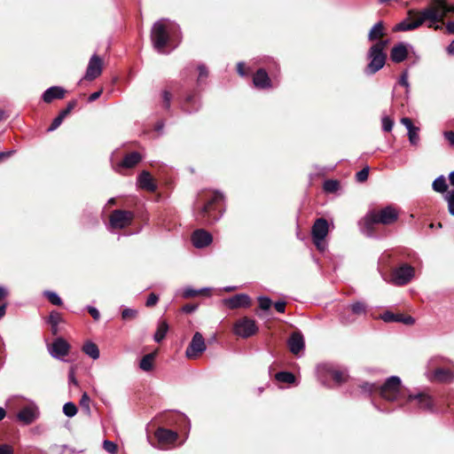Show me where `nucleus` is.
<instances>
[{
    "label": "nucleus",
    "mask_w": 454,
    "mask_h": 454,
    "mask_svg": "<svg viewBox=\"0 0 454 454\" xmlns=\"http://www.w3.org/2000/svg\"><path fill=\"white\" fill-rule=\"evenodd\" d=\"M197 69L199 71L197 82H198V84H200L201 82H203L204 80H206L207 78L208 70L204 64H200L198 66Z\"/></svg>",
    "instance_id": "nucleus-49"
},
{
    "label": "nucleus",
    "mask_w": 454,
    "mask_h": 454,
    "mask_svg": "<svg viewBox=\"0 0 454 454\" xmlns=\"http://www.w3.org/2000/svg\"><path fill=\"white\" fill-rule=\"evenodd\" d=\"M258 302L260 309L262 310H268L272 304L271 300L267 296H260L258 298Z\"/></svg>",
    "instance_id": "nucleus-55"
},
{
    "label": "nucleus",
    "mask_w": 454,
    "mask_h": 454,
    "mask_svg": "<svg viewBox=\"0 0 454 454\" xmlns=\"http://www.w3.org/2000/svg\"><path fill=\"white\" fill-rule=\"evenodd\" d=\"M63 412L68 418H73L77 413V407L72 402H67L63 406Z\"/></svg>",
    "instance_id": "nucleus-45"
},
{
    "label": "nucleus",
    "mask_w": 454,
    "mask_h": 454,
    "mask_svg": "<svg viewBox=\"0 0 454 454\" xmlns=\"http://www.w3.org/2000/svg\"><path fill=\"white\" fill-rule=\"evenodd\" d=\"M369 167L366 166L364 167V168H362L360 171H358L356 174V180L358 182V183H364L365 182L367 179H368V176H369Z\"/></svg>",
    "instance_id": "nucleus-51"
},
{
    "label": "nucleus",
    "mask_w": 454,
    "mask_h": 454,
    "mask_svg": "<svg viewBox=\"0 0 454 454\" xmlns=\"http://www.w3.org/2000/svg\"><path fill=\"white\" fill-rule=\"evenodd\" d=\"M386 34L383 21L380 20L375 23L368 33V40L375 42Z\"/></svg>",
    "instance_id": "nucleus-30"
},
{
    "label": "nucleus",
    "mask_w": 454,
    "mask_h": 454,
    "mask_svg": "<svg viewBox=\"0 0 454 454\" xmlns=\"http://www.w3.org/2000/svg\"><path fill=\"white\" fill-rule=\"evenodd\" d=\"M323 188L326 192H335L339 189V183L336 180H326L323 184Z\"/></svg>",
    "instance_id": "nucleus-48"
},
{
    "label": "nucleus",
    "mask_w": 454,
    "mask_h": 454,
    "mask_svg": "<svg viewBox=\"0 0 454 454\" xmlns=\"http://www.w3.org/2000/svg\"><path fill=\"white\" fill-rule=\"evenodd\" d=\"M254 87L260 90H268L273 88V83L265 68H259L253 77Z\"/></svg>",
    "instance_id": "nucleus-23"
},
{
    "label": "nucleus",
    "mask_w": 454,
    "mask_h": 454,
    "mask_svg": "<svg viewBox=\"0 0 454 454\" xmlns=\"http://www.w3.org/2000/svg\"><path fill=\"white\" fill-rule=\"evenodd\" d=\"M443 137H445V139L448 141V143L450 144V145L453 146L454 145V131H444L443 132Z\"/></svg>",
    "instance_id": "nucleus-63"
},
{
    "label": "nucleus",
    "mask_w": 454,
    "mask_h": 454,
    "mask_svg": "<svg viewBox=\"0 0 454 454\" xmlns=\"http://www.w3.org/2000/svg\"><path fill=\"white\" fill-rule=\"evenodd\" d=\"M436 4L444 8V11L446 12V14L452 12L454 13V2L449 3L447 0H436Z\"/></svg>",
    "instance_id": "nucleus-53"
},
{
    "label": "nucleus",
    "mask_w": 454,
    "mask_h": 454,
    "mask_svg": "<svg viewBox=\"0 0 454 454\" xmlns=\"http://www.w3.org/2000/svg\"><path fill=\"white\" fill-rule=\"evenodd\" d=\"M381 124L383 131L389 132L393 129L394 121L390 117L385 115L381 118Z\"/></svg>",
    "instance_id": "nucleus-50"
},
{
    "label": "nucleus",
    "mask_w": 454,
    "mask_h": 454,
    "mask_svg": "<svg viewBox=\"0 0 454 454\" xmlns=\"http://www.w3.org/2000/svg\"><path fill=\"white\" fill-rule=\"evenodd\" d=\"M168 331V325L166 321H160L158 323L157 330L153 335V340L156 342H160L166 336Z\"/></svg>",
    "instance_id": "nucleus-37"
},
{
    "label": "nucleus",
    "mask_w": 454,
    "mask_h": 454,
    "mask_svg": "<svg viewBox=\"0 0 454 454\" xmlns=\"http://www.w3.org/2000/svg\"><path fill=\"white\" fill-rule=\"evenodd\" d=\"M399 217L398 210L393 206H387L379 210H370L359 222L360 231L366 237H375V225H391Z\"/></svg>",
    "instance_id": "nucleus-2"
},
{
    "label": "nucleus",
    "mask_w": 454,
    "mask_h": 454,
    "mask_svg": "<svg viewBox=\"0 0 454 454\" xmlns=\"http://www.w3.org/2000/svg\"><path fill=\"white\" fill-rule=\"evenodd\" d=\"M212 240V235L203 229L195 231L192 235V244L197 248L207 247L211 244Z\"/></svg>",
    "instance_id": "nucleus-24"
},
{
    "label": "nucleus",
    "mask_w": 454,
    "mask_h": 454,
    "mask_svg": "<svg viewBox=\"0 0 454 454\" xmlns=\"http://www.w3.org/2000/svg\"><path fill=\"white\" fill-rule=\"evenodd\" d=\"M210 288H202V289H200V290H196L191 286H187L185 288L183 289V297L184 298H190V297H194L196 296L197 294H202L204 292H207L209 291Z\"/></svg>",
    "instance_id": "nucleus-42"
},
{
    "label": "nucleus",
    "mask_w": 454,
    "mask_h": 454,
    "mask_svg": "<svg viewBox=\"0 0 454 454\" xmlns=\"http://www.w3.org/2000/svg\"><path fill=\"white\" fill-rule=\"evenodd\" d=\"M432 188L436 192L447 193L448 185L446 182V177L443 175H441L438 177H436L432 184Z\"/></svg>",
    "instance_id": "nucleus-35"
},
{
    "label": "nucleus",
    "mask_w": 454,
    "mask_h": 454,
    "mask_svg": "<svg viewBox=\"0 0 454 454\" xmlns=\"http://www.w3.org/2000/svg\"><path fill=\"white\" fill-rule=\"evenodd\" d=\"M137 184L140 188L149 192H154L157 189L152 176L145 170L142 171L137 176Z\"/></svg>",
    "instance_id": "nucleus-28"
},
{
    "label": "nucleus",
    "mask_w": 454,
    "mask_h": 454,
    "mask_svg": "<svg viewBox=\"0 0 454 454\" xmlns=\"http://www.w3.org/2000/svg\"><path fill=\"white\" fill-rule=\"evenodd\" d=\"M421 26V20H419L417 19L414 21H411L410 20L406 19L401 21L400 23L396 24L395 27V31H411L414 30Z\"/></svg>",
    "instance_id": "nucleus-31"
},
{
    "label": "nucleus",
    "mask_w": 454,
    "mask_h": 454,
    "mask_svg": "<svg viewBox=\"0 0 454 454\" xmlns=\"http://www.w3.org/2000/svg\"><path fill=\"white\" fill-rule=\"evenodd\" d=\"M224 200V196L218 191H206L199 194L195 203L198 212L195 214L197 221L202 224H213L217 222L222 214L215 215V205Z\"/></svg>",
    "instance_id": "nucleus-3"
},
{
    "label": "nucleus",
    "mask_w": 454,
    "mask_h": 454,
    "mask_svg": "<svg viewBox=\"0 0 454 454\" xmlns=\"http://www.w3.org/2000/svg\"><path fill=\"white\" fill-rule=\"evenodd\" d=\"M408 137L411 145L418 146L419 144V128L415 127L414 129L409 130Z\"/></svg>",
    "instance_id": "nucleus-43"
},
{
    "label": "nucleus",
    "mask_w": 454,
    "mask_h": 454,
    "mask_svg": "<svg viewBox=\"0 0 454 454\" xmlns=\"http://www.w3.org/2000/svg\"><path fill=\"white\" fill-rule=\"evenodd\" d=\"M368 313V305L363 301H356L345 306L339 315L342 325L353 324L358 317H365Z\"/></svg>",
    "instance_id": "nucleus-8"
},
{
    "label": "nucleus",
    "mask_w": 454,
    "mask_h": 454,
    "mask_svg": "<svg viewBox=\"0 0 454 454\" xmlns=\"http://www.w3.org/2000/svg\"><path fill=\"white\" fill-rule=\"evenodd\" d=\"M319 379L325 384L324 377L332 378L338 385L344 383L348 380V372L345 369L334 364H322L317 367Z\"/></svg>",
    "instance_id": "nucleus-12"
},
{
    "label": "nucleus",
    "mask_w": 454,
    "mask_h": 454,
    "mask_svg": "<svg viewBox=\"0 0 454 454\" xmlns=\"http://www.w3.org/2000/svg\"><path fill=\"white\" fill-rule=\"evenodd\" d=\"M444 200L448 204L449 213L454 215V189L447 192V193L444 195Z\"/></svg>",
    "instance_id": "nucleus-44"
},
{
    "label": "nucleus",
    "mask_w": 454,
    "mask_h": 454,
    "mask_svg": "<svg viewBox=\"0 0 454 454\" xmlns=\"http://www.w3.org/2000/svg\"><path fill=\"white\" fill-rule=\"evenodd\" d=\"M103 448L106 451L110 454H115L117 451V445L111 441L105 440L103 442Z\"/></svg>",
    "instance_id": "nucleus-56"
},
{
    "label": "nucleus",
    "mask_w": 454,
    "mask_h": 454,
    "mask_svg": "<svg viewBox=\"0 0 454 454\" xmlns=\"http://www.w3.org/2000/svg\"><path fill=\"white\" fill-rule=\"evenodd\" d=\"M40 415L38 406L32 401L28 402L17 414L19 421L24 425L32 424Z\"/></svg>",
    "instance_id": "nucleus-16"
},
{
    "label": "nucleus",
    "mask_w": 454,
    "mask_h": 454,
    "mask_svg": "<svg viewBox=\"0 0 454 454\" xmlns=\"http://www.w3.org/2000/svg\"><path fill=\"white\" fill-rule=\"evenodd\" d=\"M155 437L160 444L168 445L174 443L177 440L178 434L173 430L159 427L155 432Z\"/></svg>",
    "instance_id": "nucleus-25"
},
{
    "label": "nucleus",
    "mask_w": 454,
    "mask_h": 454,
    "mask_svg": "<svg viewBox=\"0 0 454 454\" xmlns=\"http://www.w3.org/2000/svg\"><path fill=\"white\" fill-rule=\"evenodd\" d=\"M43 294L51 304L56 306L62 305V300L57 293L52 291H44Z\"/></svg>",
    "instance_id": "nucleus-41"
},
{
    "label": "nucleus",
    "mask_w": 454,
    "mask_h": 454,
    "mask_svg": "<svg viewBox=\"0 0 454 454\" xmlns=\"http://www.w3.org/2000/svg\"><path fill=\"white\" fill-rule=\"evenodd\" d=\"M86 309L88 310V312L90 314L94 320L98 321L100 318V313L95 307L88 305L86 307Z\"/></svg>",
    "instance_id": "nucleus-61"
},
{
    "label": "nucleus",
    "mask_w": 454,
    "mask_h": 454,
    "mask_svg": "<svg viewBox=\"0 0 454 454\" xmlns=\"http://www.w3.org/2000/svg\"><path fill=\"white\" fill-rule=\"evenodd\" d=\"M260 62L263 65H265L269 70V72L271 74L274 80L277 79V75L279 73V66L278 64L272 59L269 57H265L260 60Z\"/></svg>",
    "instance_id": "nucleus-34"
},
{
    "label": "nucleus",
    "mask_w": 454,
    "mask_h": 454,
    "mask_svg": "<svg viewBox=\"0 0 454 454\" xmlns=\"http://www.w3.org/2000/svg\"><path fill=\"white\" fill-rule=\"evenodd\" d=\"M328 231L329 225L325 218H317L312 226L311 236L313 243L320 252H324L326 249L325 239L328 234Z\"/></svg>",
    "instance_id": "nucleus-11"
},
{
    "label": "nucleus",
    "mask_w": 454,
    "mask_h": 454,
    "mask_svg": "<svg viewBox=\"0 0 454 454\" xmlns=\"http://www.w3.org/2000/svg\"><path fill=\"white\" fill-rule=\"evenodd\" d=\"M171 90L172 87L169 89L166 88L160 92V104L166 112H170L171 109V101L173 98Z\"/></svg>",
    "instance_id": "nucleus-32"
},
{
    "label": "nucleus",
    "mask_w": 454,
    "mask_h": 454,
    "mask_svg": "<svg viewBox=\"0 0 454 454\" xmlns=\"http://www.w3.org/2000/svg\"><path fill=\"white\" fill-rule=\"evenodd\" d=\"M425 375L431 382L450 383L454 380V362L443 356H433L427 361Z\"/></svg>",
    "instance_id": "nucleus-4"
},
{
    "label": "nucleus",
    "mask_w": 454,
    "mask_h": 454,
    "mask_svg": "<svg viewBox=\"0 0 454 454\" xmlns=\"http://www.w3.org/2000/svg\"><path fill=\"white\" fill-rule=\"evenodd\" d=\"M0 454H13V449L9 444L0 445Z\"/></svg>",
    "instance_id": "nucleus-64"
},
{
    "label": "nucleus",
    "mask_w": 454,
    "mask_h": 454,
    "mask_svg": "<svg viewBox=\"0 0 454 454\" xmlns=\"http://www.w3.org/2000/svg\"><path fill=\"white\" fill-rule=\"evenodd\" d=\"M137 316V310L125 308L121 311V317L123 320L133 319Z\"/></svg>",
    "instance_id": "nucleus-54"
},
{
    "label": "nucleus",
    "mask_w": 454,
    "mask_h": 454,
    "mask_svg": "<svg viewBox=\"0 0 454 454\" xmlns=\"http://www.w3.org/2000/svg\"><path fill=\"white\" fill-rule=\"evenodd\" d=\"M258 332V326L254 319L242 317L239 319L233 326V333L241 338L247 339L254 335Z\"/></svg>",
    "instance_id": "nucleus-15"
},
{
    "label": "nucleus",
    "mask_w": 454,
    "mask_h": 454,
    "mask_svg": "<svg viewBox=\"0 0 454 454\" xmlns=\"http://www.w3.org/2000/svg\"><path fill=\"white\" fill-rule=\"evenodd\" d=\"M82 223L84 225H96L98 223V218L91 212H84L82 215Z\"/></svg>",
    "instance_id": "nucleus-46"
},
{
    "label": "nucleus",
    "mask_w": 454,
    "mask_h": 454,
    "mask_svg": "<svg viewBox=\"0 0 454 454\" xmlns=\"http://www.w3.org/2000/svg\"><path fill=\"white\" fill-rule=\"evenodd\" d=\"M82 351L94 360H97L100 356L98 346L92 341H86L82 346Z\"/></svg>",
    "instance_id": "nucleus-33"
},
{
    "label": "nucleus",
    "mask_w": 454,
    "mask_h": 454,
    "mask_svg": "<svg viewBox=\"0 0 454 454\" xmlns=\"http://www.w3.org/2000/svg\"><path fill=\"white\" fill-rule=\"evenodd\" d=\"M402 407L409 412H433L434 403L431 395L425 392L410 394L402 403Z\"/></svg>",
    "instance_id": "nucleus-5"
},
{
    "label": "nucleus",
    "mask_w": 454,
    "mask_h": 454,
    "mask_svg": "<svg viewBox=\"0 0 454 454\" xmlns=\"http://www.w3.org/2000/svg\"><path fill=\"white\" fill-rule=\"evenodd\" d=\"M275 379L279 382L292 384L295 380V377L293 373L288 372H279L275 375Z\"/></svg>",
    "instance_id": "nucleus-40"
},
{
    "label": "nucleus",
    "mask_w": 454,
    "mask_h": 454,
    "mask_svg": "<svg viewBox=\"0 0 454 454\" xmlns=\"http://www.w3.org/2000/svg\"><path fill=\"white\" fill-rule=\"evenodd\" d=\"M118 150H115L113 152L110 157L111 164L113 169L117 173H121L123 168H132L136 165H137L141 160L142 157L139 153L133 152L129 154H127L124 156L122 160L115 161V157L117 155Z\"/></svg>",
    "instance_id": "nucleus-14"
},
{
    "label": "nucleus",
    "mask_w": 454,
    "mask_h": 454,
    "mask_svg": "<svg viewBox=\"0 0 454 454\" xmlns=\"http://www.w3.org/2000/svg\"><path fill=\"white\" fill-rule=\"evenodd\" d=\"M159 301V297L158 295H156L155 294L152 293L149 294L147 300H146V302H145V305L147 307H153Z\"/></svg>",
    "instance_id": "nucleus-62"
},
{
    "label": "nucleus",
    "mask_w": 454,
    "mask_h": 454,
    "mask_svg": "<svg viewBox=\"0 0 454 454\" xmlns=\"http://www.w3.org/2000/svg\"><path fill=\"white\" fill-rule=\"evenodd\" d=\"M366 58L368 64L364 69L366 75H372L379 72L384 66L387 60V53L385 51H379L378 50L370 47Z\"/></svg>",
    "instance_id": "nucleus-9"
},
{
    "label": "nucleus",
    "mask_w": 454,
    "mask_h": 454,
    "mask_svg": "<svg viewBox=\"0 0 454 454\" xmlns=\"http://www.w3.org/2000/svg\"><path fill=\"white\" fill-rule=\"evenodd\" d=\"M414 275L415 269L407 263H403L392 270L389 283L395 286H405L411 282Z\"/></svg>",
    "instance_id": "nucleus-13"
},
{
    "label": "nucleus",
    "mask_w": 454,
    "mask_h": 454,
    "mask_svg": "<svg viewBox=\"0 0 454 454\" xmlns=\"http://www.w3.org/2000/svg\"><path fill=\"white\" fill-rule=\"evenodd\" d=\"M399 84L405 87L406 88V90L408 91L409 90V87H410V84H409V82H408V71L407 70H404L400 78H399Z\"/></svg>",
    "instance_id": "nucleus-60"
},
{
    "label": "nucleus",
    "mask_w": 454,
    "mask_h": 454,
    "mask_svg": "<svg viewBox=\"0 0 454 454\" xmlns=\"http://www.w3.org/2000/svg\"><path fill=\"white\" fill-rule=\"evenodd\" d=\"M66 95V90L60 86H52L48 88L42 95V99L45 103H51L54 99H61Z\"/></svg>",
    "instance_id": "nucleus-27"
},
{
    "label": "nucleus",
    "mask_w": 454,
    "mask_h": 454,
    "mask_svg": "<svg viewBox=\"0 0 454 454\" xmlns=\"http://www.w3.org/2000/svg\"><path fill=\"white\" fill-rule=\"evenodd\" d=\"M151 41L157 52L168 53L176 49L182 41L181 27L173 20L160 19L152 27Z\"/></svg>",
    "instance_id": "nucleus-1"
},
{
    "label": "nucleus",
    "mask_w": 454,
    "mask_h": 454,
    "mask_svg": "<svg viewBox=\"0 0 454 454\" xmlns=\"http://www.w3.org/2000/svg\"><path fill=\"white\" fill-rule=\"evenodd\" d=\"M389 43V40H380L377 41L374 44H372L371 47H372L375 50H378L379 51H385L386 47L387 46Z\"/></svg>",
    "instance_id": "nucleus-58"
},
{
    "label": "nucleus",
    "mask_w": 454,
    "mask_h": 454,
    "mask_svg": "<svg viewBox=\"0 0 454 454\" xmlns=\"http://www.w3.org/2000/svg\"><path fill=\"white\" fill-rule=\"evenodd\" d=\"M446 15L444 8L440 7L436 4V0H433L432 5L423 9L418 19L421 20V26L427 22V27L438 30L441 29L442 27L438 25L437 22H443Z\"/></svg>",
    "instance_id": "nucleus-7"
},
{
    "label": "nucleus",
    "mask_w": 454,
    "mask_h": 454,
    "mask_svg": "<svg viewBox=\"0 0 454 454\" xmlns=\"http://www.w3.org/2000/svg\"><path fill=\"white\" fill-rule=\"evenodd\" d=\"M65 117L59 114V115L52 121L51 124L50 125L47 130L49 132H51L58 129L61 125Z\"/></svg>",
    "instance_id": "nucleus-57"
},
{
    "label": "nucleus",
    "mask_w": 454,
    "mask_h": 454,
    "mask_svg": "<svg viewBox=\"0 0 454 454\" xmlns=\"http://www.w3.org/2000/svg\"><path fill=\"white\" fill-rule=\"evenodd\" d=\"M76 105L77 101L75 99L68 102L67 107L60 111L59 114L66 118L67 114L76 106Z\"/></svg>",
    "instance_id": "nucleus-59"
},
{
    "label": "nucleus",
    "mask_w": 454,
    "mask_h": 454,
    "mask_svg": "<svg viewBox=\"0 0 454 454\" xmlns=\"http://www.w3.org/2000/svg\"><path fill=\"white\" fill-rule=\"evenodd\" d=\"M61 321V316L57 311H51L48 317V324L51 325V333L57 335L59 333V324Z\"/></svg>",
    "instance_id": "nucleus-36"
},
{
    "label": "nucleus",
    "mask_w": 454,
    "mask_h": 454,
    "mask_svg": "<svg viewBox=\"0 0 454 454\" xmlns=\"http://www.w3.org/2000/svg\"><path fill=\"white\" fill-rule=\"evenodd\" d=\"M378 392L387 402H401L406 398L401 379L397 376L388 377L382 385H379Z\"/></svg>",
    "instance_id": "nucleus-6"
},
{
    "label": "nucleus",
    "mask_w": 454,
    "mask_h": 454,
    "mask_svg": "<svg viewBox=\"0 0 454 454\" xmlns=\"http://www.w3.org/2000/svg\"><path fill=\"white\" fill-rule=\"evenodd\" d=\"M436 4L444 8V11L446 12V14L452 12L454 13V2L449 3L447 0H436Z\"/></svg>",
    "instance_id": "nucleus-52"
},
{
    "label": "nucleus",
    "mask_w": 454,
    "mask_h": 454,
    "mask_svg": "<svg viewBox=\"0 0 454 454\" xmlns=\"http://www.w3.org/2000/svg\"><path fill=\"white\" fill-rule=\"evenodd\" d=\"M206 343L204 337L199 332L195 333L192 339L185 350L186 357L190 359L197 358L206 350Z\"/></svg>",
    "instance_id": "nucleus-17"
},
{
    "label": "nucleus",
    "mask_w": 454,
    "mask_h": 454,
    "mask_svg": "<svg viewBox=\"0 0 454 454\" xmlns=\"http://www.w3.org/2000/svg\"><path fill=\"white\" fill-rule=\"evenodd\" d=\"M223 303L231 309L248 308L251 305V298L246 294H239L223 301Z\"/></svg>",
    "instance_id": "nucleus-21"
},
{
    "label": "nucleus",
    "mask_w": 454,
    "mask_h": 454,
    "mask_svg": "<svg viewBox=\"0 0 454 454\" xmlns=\"http://www.w3.org/2000/svg\"><path fill=\"white\" fill-rule=\"evenodd\" d=\"M409 49H412V46L407 43L400 42L396 43L390 51V59L395 63L404 61L408 57Z\"/></svg>",
    "instance_id": "nucleus-22"
},
{
    "label": "nucleus",
    "mask_w": 454,
    "mask_h": 454,
    "mask_svg": "<svg viewBox=\"0 0 454 454\" xmlns=\"http://www.w3.org/2000/svg\"><path fill=\"white\" fill-rule=\"evenodd\" d=\"M154 359V354L150 353L143 356L140 361L139 367L145 372H149L153 369V362Z\"/></svg>",
    "instance_id": "nucleus-38"
},
{
    "label": "nucleus",
    "mask_w": 454,
    "mask_h": 454,
    "mask_svg": "<svg viewBox=\"0 0 454 454\" xmlns=\"http://www.w3.org/2000/svg\"><path fill=\"white\" fill-rule=\"evenodd\" d=\"M287 345L292 354L301 356L305 348V340L301 333H293L287 340Z\"/></svg>",
    "instance_id": "nucleus-20"
},
{
    "label": "nucleus",
    "mask_w": 454,
    "mask_h": 454,
    "mask_svg": "<svg viewBox=\"0 0 454 454\" xmlns=\"http://www.w3.org/2000/svg\"><path fill=\"white\" fill-rule=\"evenodd\" d=\"M380 318L387 323L390 322H400L403 323L407 325H411L414 324L415 320L411 316H404L403 314H395L390 311H386L380 315Z\"/></svg>",
    "instance_id": "nucleus-26"
},
{
    "label": "nucleus",
    "mask_w": 454,
    "mask_h": 454,
    "mask_svg": "<svg viewBox=\"0 0 454 454\" xmlns=\"http://www.w3.org/2000/svg\"><path fill=\"white\" fill-rule=\"evenodd\" d=\"M133 219V212L129 210L115 209L110 215L107 229L110 231L124 229L131 224Z\"/></svg>",
    "instance_id": "nucleus-10"
},
{
    "label": "nucleus",
    "mask_w": 454,
    "mask_h": 454,
    "mask_svg": "<svg viewBox=\"0 0 454 454\" xmlns=\"http://www.w3.org/2000/svg\"><path fill=\"white\" fill-rule=\"evenodd\" d=\"M103 61L98 54H93L89 60L86 73L83 79L92 81L99 76L102 73Z\"/></svg>",
    "instance_id": "nucleus-19"
},
{
    "label": "nucleus",
    "mask_w": 454,
    "mask_h": 454,
    "mask_svg": "<svg viewBox=\"0 0 454 454\" xmlns=\"http://www.w3.org/2000/svg\"><path fill=\"white\" fill-rule=\"evenodd\" d=\"M80 405L87 415H90V398L87 393L82 394L80 400Z\"/></svg>",
    "instance_id": "nucleus-47"
},
{
    "label": "nucleus",
    "mask_w": 454,
    "mask_h": 454,
    "mask_svg": "<svg viewBox=\"0 0 454 454\" xmlns=\"http://www.w3.org/2000/svg\"><path fill=\"white\" fill-rule=\"evenodd\" d=\"M362 394L372 395L378 392L379 385L376 383L362 382L357 385Z\"/></svg>",
    "instance_id": "nucleus-39"
},
{
    "label": "nucleus",
    "mask_w": 454,
    "mask_h": 454,
    "mask_svg": "<svg viewBox=\"0 0 454 454\" xmlns=\"http://www.w3.org/2000/svg\"><path fill=\"white\" fill-rule=\"evenodd\" d=\"M200 107V100L193 95H188L182 103V109L188 114L197 112Z\"/></svg>",
    "instance_id": "nucleus-29"
},
{
    "label": "nucleus",
    "mask_w": 454,
    "mask_h": 454,
    "mask_svg": "<svg viewBox=\"0 0 454 454\" xmlns=\"http://www.w3.org/2000/svg\"><path fill=\"white\" fill-rule=\"evenodd\" d=\"M70 345L61 337L55 339L53 342L48 346V351L51 356L61 361H64V357L68 355Z\"/></svg>",
    "instance_id": "nucleus-18"
}]
</instances>
